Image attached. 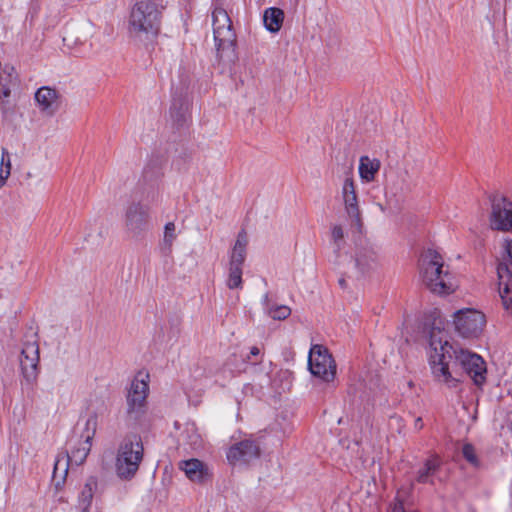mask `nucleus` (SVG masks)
<instances>
[{"label": "nucleus", "instance_id": "nucleus-2", "mask_svg": "<svg viewBox=\"0 0 512 512\" xmlns=\"http://www.w3.org/2000/svg\"><path fill=\"white\" fill-rule=\"evenodd\" d=\"M419 274L425 287L434 294H452L458 284L445 264L443 256L434 249L425 250L419 259Z\"/></svg>", "mask_w": 512, "mask_h": 512}, {"label": "nucleus", "instance_id": "nucleus-29", "mask_svg": "<svg viewBox=\"0 0 512 512\" xmlns=\"http://www.w3.org/2000/svg\"><path fill=\"white\" fill-rule=\"evenodd\" d=\"M331 239H332V242L334 245V251H333V256L330 259V261L336 257L337 253H341L340 249H341L342 245L344 244V239H345V231H344V227L342 225L334 224L331 227Z\"/></svg>", "mask_w": 512, "mask_h": 512}, {"label": "nucleus", "instance_id": "nucleus-18", "mask_svg": "<svg viewBox=\"0 0 512 512\" xmlns=\"http://www.w3.org/2000/svg\"><path fill=\"white\" fill-rule=\"evenodd\" d=\"M178 466L190 481L197 484H203L212 478L209 466L199 459L183 460L179 462Z\"/></svg>", "mask_w": 512, "mask_h": 512}, {"label": "nucleus", "instance_id": "nucleus-1", "mask_svg": "<svg viewBox=\"0 0 512 512\" xmlns=\"http://www.w3.org/2000/svg\"><path fill=\"white\" fill-rule=\"evenodd\" d=\"M428 360L434 378L448 386L455 387L459 382L458 373L450 369L449 360L454 356L455 366H460L478 386L486 381V364L483 358L469 350L454 348L447 331L432 327L429 333Z\"/></svg>", "mask_w": 512, "mask_h": 512}, {"label": "nucleus", "instance_id": "nucleus-3", "mask_svg": "<svg viewBox=\"0 0 512 512\" xmlns=\"http://www.w3.org/2000/svg\"><path fill=\"white\" fill-rule=\"evenodd\" d=\"M213 39L216 58L219 62L230 63L236 58V33L227 11L215 6L211 12Z\"/></svg>", "mask_w": 512, "mask_h": 512}, {"label": "nucleus", "instance_id": "nucleus-4", "mask_svg": "<svg viewBox=\"0 0 512 512\" xmlns=\"http://www.w3.org/2000/svg\"><path fill=\"white\" fill-rule=\"evenodd\" d=\"M335 267L350 277H360L379 267V257L371 246L357 247L353 254L337 253L331 260Z\"/></svg>", "mask_w": 512, "mask_h": 512}, {"label": "nucleus", "instance_id": "nucleus-21", "mask_svg": "<svg viewBox=\"0 0 512 512\" xmlns=\"http://www.w3.org/2000/svg\"><path fill=\"white\" fill-rule=\"evenodd\" d=\"M442 465L441 459L437 455H431L427 458L423 465L419 468L416 473V481L418 483H429L433 484V476L439 471Z\"/></svg>", "mask_w": 512, "mask_h": 512}, {"label": "nucleus", "instance_id": "nucleus-6", "mask_svg": "<svg viewBox=\"0 0 512 512\" xmlns=\"http://www.w3.org/2000/svg\"><path fill=\"white\" fill-rule=\"evenodd\" d=\"M160 27V11L154 1L138 0L131 10L129 31L140 37L142 34L155 35Z\"/></svg>", "mask_w": 512, "mask_h": 512}, {"label": "nucleus", "instance_id": "nucleus-14", "mask_svg": "<svg viewBox=\"0 0 512 512\" xmlns=\"http://www.w3.org/2000/svg\"><path fill=\"white\" fill-rule=\"evenodd\" d=\"M342 201L345 212L357 228H361L363 225L362 213L359 207L358 195L356 192L355 183L352 177H347L342 186Z\"/></svg>", "mask_w": 512, "mask_h": 512}, {"label": "nucleus", "instance_id": "nucleus-12", "mask_svg": "<svg viewBox=\"0 0 512 512\" xmlns=\"http://www.w3.org/2000/svg\"><path fill=\"white\" fill-rule=\"evenodd\" d=\"M405 177L397 176L387 181L384 188V202L377 203V207L383 214L393 215L397 213L402 204L401 196L405 187Z\"/></svg>", "mask_w": 512, "mask_h": 512}, {"label": "nucleus", "instance_id": "nucleus-24", "mask_svg": "<svg viewBox=\"0 0 512 512\" xmlns=\"http://www.w3.org/2000/svg\"><path fill=\"white\" fill-rule=\"evenodd\" d=\"M263 21L268 31L276 33L281 29L283 25L284 12L280 8H268L264 12Z\"/></svg>", "mask_w": 512, "mask_h": 512}, {"label": "nucleus", "instance_id": "nucleus-37", "mask_svg": "<svg viewBox=\"0 0 512 512\" xmlns=\"http://www.w3.org/2000/svg\"><path fill=\"white\" fill-rule=\"evenodd\" d=\"M64 41L68 42V41H70V38L69 37H64Z\"/></svg>", "mask_w": 512, "mask_h": 512}, {"label": "nucleus", "instance_id": "nucleus-34", "mask_svg": "<svg viewBox=\"0 0 512 512\" xmlns=\"http://www.w3.org/2000/svg\"><path fill=\"white\" fill-rule=\"evenodd\" d=\"M259 353H260V350H259V348H258V347H255V346H254V347H252V348H251V350H250V355H251V356H257V355H259Z\"/></svg>", "mask_w": 512, "mask_h": 512}, {"label": "nucleus", "instance_id": "nucleus-30", "mask_svg": "<svg viewBox=\"0 0 512 512\" xmlns=\"http://www.w3.org/2000/svg\"><path fill=\"white\" fill-rule=\"evenodd\" d=\"M267 313L275 320H284L290 316L291 309L286 305H272L267 308Z\"/></svg>", "mask_w": 512, "mask_h": 512}, {"label": "nucleus", "instance_id": "nucleus-27", "mask_svg": "<svg viewBox=\"0 0 512 512\" xmlns=\"http://www.w3.org/2000/svg\"><path fill=\"white\" fill-rule=\"evenodd\" d=\"M243 267L228 264V275L226 279V286L231 289L243 288Z\"/></svg>", "mask_w": 512, "mask_h": 512}, {"label": "nucleus", "instance_id": "nucleus-7", "mask_svg": "<svg viewBox=\"0 0 512 512\" xmlns=\"http://www.w3.org/2000/svg\"><path fill=\"white\" fill-rule=\"evenodd\" d=\"M497 273L498 292L503 308L512 315V240L505 244Z\"/></svg>", "mask_w": 512, "mask_h": 512}, {"label": "nucleus", "instance_id": "nucleus-35", "mask_svg": "<svg viewBox=\"0 0 512 512\" xmlns=\"http://www.w3.org/2000/svg\"><path fill=\"white\" fill-rule=\"evenodd\" d=\"M234 376V373L232 370H229L228 375H226L225 378H232Z\"/></svg>", "mask_w": 512, "mask_h": 512}, {"label": "nucleus", "instance_id": "nucleus-8", "mask_svg": "<svg viewBox=\"0 0 512 512\" xmlns=\"http://www.w3.org/2000/svg\"><path fill=\"white\" fill-rule=\"evenodd\" d=\"M486 323L485 315L472 308H464L453 314L455 331L463 338H477L482 333Z\"/></svg>", "mask_w": 512, "mask_h": 512}, {"label": "nucleus", "instance_id": "nucleus-10", "mask_svg": "<svg viewBox=\"0 0 512 512\" xmlns=\"http://www.w3.org/2000/svg\"><path fill=\"white\" fill-rule=\"evenodd\" d=\"M149 393V374L140 372L131 382L126 396L127 414L136 419L144 413Z\"/></svg>", "mask_w": 512, "mask_h": 512}, {"label": "nucleus", "instance_id": "nucleus-20", "mask_svg": "<svg viewBox=\"0 0 512 512\" xmlns=\"http://www.w3.org/2000/svg\"><path fill=\"white\" fill-rule=\"evenodd\" d=\"M248 243L249 239L247 233L244 230L240 231L229 252L228 264L243 267L247 256Z\"/></svg>", "mask_w": 512, "mask_h": 512}, {"label": "nucleus", "instance_id": "nucleus-19", "mask_svg": "<svg viewBox=\"0 0 512 512\" xmlns=\"http://www.w3.org/2000/svg\"><path fill=\"white\" fill-rule=\"evenodd\" d=\"M35 101L42 113L51 116L59 107V94L57 90L43 86L36 91Z\"/></svg>", "mask_w": 512, "mask_h": 512}, {"label": "nucleus", "instance_id": "nucleus-22", "mask_svg": "<svg viewBox=\"0 0 512 512\" xmlns=\"http://www.w3.org/2000/svg\"><path fill=\"white\" fill-rule=\"evenodd\" d=\"M381 167V162L377 158H370L369 156H361L359 159V176L365 183H370L375 180L377 173Z\"/></svg>", "mask_w": 512, "mask_h": 512}, {"label": "nucleus", "instance_id": "nucleus-11", "mask_svg": "<svg viewBox=\"0 0 512 512\" xmlns=\"http://www.w3.org/2000/svg\"><path fill=\"white\" fill-rule=\"evenodd\" d=\"M149 219L148 206L140 202L129 204L124 215L125 232L130 238H140L149 228Z\"/></svg>", "mask_w": 512, "mask_h": 512}, {"label": "nucleus", "instance_id": "nucleus-15", "mask_svg": "<svg viewBox=\"0 0 512 512\" xmlns=\"http://www.w3.org/2000/svg\"><path fill=\"white\" fill-rule=\"evenodd\" d=\"M21 369L25 380L32 384L38 377L39 345L36 341L27 342L21 352Z\"/></svg>", "mask_w": 512, "mask_h": 512}, {"label": "nucleus", "instance_id": "nucleus-33", "mask_svg": "<svg viewBox=\"0 0 512 512\" xmlns=\"http://www.w3.org/2000/svg\"><path fill=\"white\" fill-rule=\"evenodd\" d=\"M423 427H424V424H423L422 418H420V417L416 418L414 421V428L416 430H421Z\"/></svg>", "mask_w": 512, "mask_h": 512}, {"label": "nucleus", "instance_id": "nucleus-31", "mask_svg": "<svg viewBox=\"0 0 512 512\" xmlns=\"http://www.w3.org/2000/svg\"><path fill=\"white\" fill-rule=\"evenodd\" d=\"M177 237L176 226L173 222H168L164 227L163 243L171 249L175 239Z\"/></svg>", "mask_w": 512, "mask_h": 512}, {"label": "nucleus", "instance_id": "nucleus-32", "mask_svg": "<svg viewBox=\"0 0 512 512\" xmlns=\"http://www.w3.org/2000/svg\"><path fill=\"white\" fill-rule=\"evenodd\" d=\"M462 454L464 458L474 466L478 465V458L476 451L471 444H465L462 448Z\"/></svg>", "mask_w": 512, "mask_h": 512}, {"label": "nucleus", "instance_id": "nucleus-25", "mask_svg": "<svg viewBox=\"0 0 512 512\" xmlns=\"http://www.w3.org/2000/svg\"><path fill=\"white\" fill-rule=\"evenodd\" d=\"M18 84V76L14 68L4 69L0 73V98H8L11 94V88Z\"/></svg>", "mask_w": 512, "mask_h": 512}, {"label": "nucleus", "instance_id": "nucleus-9", "mask_svg": "<svg viewBox=\"0 0 512 512\" xmlns=\"http://www.w3.org/2000/svg\"><path fill=\"white\" fill-rule=\"evenodd\" d=\"M310 372L324 382H332L336 377V363L328 349L322 345L311 347L308 358Z\"/></svg>", "mask_w": 512, "mask_h": 512}, {"label": "nucleus", "instance_id": "nucleus-26", "mask_svg": "<svg viewBox=\"0 0 512 512\" xmlns=\"http://www.w3.org/2000/svg\"><path fill=\"white\" fill-rule=\"evenodd\" d=\"M70 464L72 463L69 453H59L54 463L53 478H59L60 480L64 481L68 474Z\"/></svg>", "mask_w": 512, "mask_h": 512}, {"label": "nucleus", "instance_id": "nucleus-23", "mask_svg": "<svg viewBox=\"0 0 512 512\" xmlns=\"http://www.w3.org/2000/svg\"><path fill=\"white\" fill-rule=\"evenodd\" d=\"M98 488L97 478L90 476L86 479L78 496V505L82 512H88L92 504L94 494Z\"/></svg>", "mask_w": 512, "mask_h": 512}, {"label": "nucleus", "instance_id": "nucleus-17", "mask_svg": "<svg viewBox=\"0 0 512 512\" xmlns=\"http://www.w3.org/2000/svg\"><path fill=\"white\" fill-rule=\"evenodd\" d=\"M260 454L258 445L252 440H243L232 445L226 454L231 465L245 464Z\"/></svg>", "mask_w": 512, "mask_h": 512}, {"label": "nucleus", "instance_id": "nucleus-5", "mask_svg": "<svg viewBox=\"0 0 512 512\" xmlns=\"http://www.w3.org/2000/svg\"><path fill=\"white\" fill-rule=\"evenodd\" d=\"M144 455L142 439L139 435H128L120 442L116 459L115 470L122 479H131L137 473Z\"/></svg>", "mask_w": 512, "mask_h": 512}, {"label": "nucleus", "instance_id": "nucleus-16", "mask_svg": "<svg viewBox=\"0 0 512 512\" xmlns=\"http://www.w3.org/2000/svg\"><path fill=\"white\" fill-rule=\"evenodd\" d=\"M97 429V418L90 416L85 423V432L83 434V440L79 442L77 447H74L69 453L71 463L79 466L86 460L92 446V440Z\"/></svg>", "mask_w": 512, "mask_h": 512}, {"label": "nucleus", "instance_id": "nucleus-13", "mask_svg": "<svg viewBox=\"0 0 512 512\" xmlns=\"http://www.w3.org/2000/svg\"><path fill=\"white\" fill-rule=\"evenodd\" d=\"M493 230L507 232L512 230V201L505 197L494 199L489 218Z\"/></svg>", "mask_w": 512, "mask_h": 512}, {"label": "nucleus", "instance_id": "nucleus-36", "mask_svg": "<svg viewBox=\"0 0 512 512\" xmlns=\"http://www.w3.org/2000/svg\"><path fill=\"white\" fill-rule=\"evenodd\" d=\"M339 283H340V285H341V286H344V284H345V280H344V279H340V280H339Z\"/></svg>", "mask_w": 512, "mask_h": 512}, {"label": "nucleus", "instance_id": "nucleus-28", "mask_svg": "<svg viewBox=\"0 0 512 512\" xmlns=\"http://www.w3.org/2000/svg\"><path fill=\"white\" fill-rule=\"evenodd\" d=\"M11 169L12 163L10 154L6 148H2L0 159V189L6 184L10 177Z\"/></svg>", "mask_w": 512, "mask_h": 512}]
</instances>
